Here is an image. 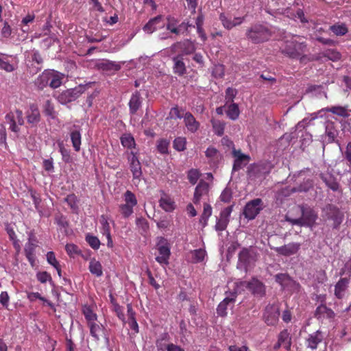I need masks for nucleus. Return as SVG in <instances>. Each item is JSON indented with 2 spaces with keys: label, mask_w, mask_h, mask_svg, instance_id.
Listing matches in <instances>:
<instances>
[{
  "label": "nucleus",
  "mask_w": 351,
  "mask_h": 351,
  "mask_svg": "<svg viewBox=\"0 0 351 351\" xmlns=\"http://www.w3.org/2000/svg\"><path fill=\"white\" fill-rule=\"evenodd\" d=\"M293 210L300 213L301 216L298 218H293L289 213L285 217L287 221L292 225L300 226L312 227L315 224L317 215L310 207L296 206L293 208Z\"/></svg>",
  "instance_id": "1"
},
{
  "label": "nucleus",
  "mask_w": 351,
  "mask_h": 351,
  "mask_svg": "<svg viewBox=\"0 0 351 351\" xmlns=\"http://www.w3.org/2000/svg\"><path fill=\"white\" fill-rule=\"evenodd\" d=\"M64 75L55 70H45L36 80L35 84L40 88L49 86L52 88H58L62 84Z\"/></svg>",
  "instance_id": "2"
},
{
  "label": "nucleus",
  "mask_w": 351,
  "mask_h": 351,
  "mask_svg": "<svg viewBox=\"0 0 351 351\" xmlns=\"http://www.w3.org/2000/svg\"><path fill=\"white\" fill-rule=\"evenodd\" d=\"M272 32V29L267 25L257 23L247 30L246 36L253 43L258 44L269 40Z\"/></svg>",
  "instance_id": "3"
},
{
  "label": "nucleus",
  "mask_w": 351,
  "mask_h": 351,
  "mask_svg": "<svg viewBox=\"0 0 351 351\" xmlns=\"http://www.w3.org/2000/svg\"><path fill=\"white\" fill-rule=\"evenodd\" d=\"M306 45L303 38L300 36H293L291 40L285 42V45L282 49L283 53L292 58H299L304 51Z\"/></svg>",
  "instance_id": "4"
},
{
  "label": "nucleus",
  "mask_w": 351,
  "mask_h": 351,
  "mask_svg": "<svg viewBox=\"0 0 351 351\" xmlns=\"http://www.w3.org/2000/svg\"><path fill=\"white\" fill-rule=\"evenodd\" d=\"M127 159L130 170L132 174L133 182L137 185L141 180L142 168L137 153L133 151L127 152Z\"/></svg>",
  "instance_id": "5"
},
{
  "label": "nucleus",
  "mask_w": 351,
  "mask_h": 351,
  "mask_svg": "<svg viewBox=\"0 0 351 351\" xmlns=\"http://www.w3.org/2000/svg\"><path fill=\"white\" fill-rule=\"evenodd\" d=\"M124 203L119 206V210L123 217H129L134 213V207L137 205L136 195L128 190L123 195Z\"/></svg>",
  "instance_id": "6"
},
{
  "label": "nucleus",
  "mask_w": 351,
  "mask_h": 351,
  "mask_svg": "<svg viewBox=\"0 0 351 351\" xmlns=\"http://www.w3.org/2000/svg\"><path fill=\"white\" fill-rule=\"evenodd\" d=\"M339 134V130L337 124L331 121H328L325 123V133L322 136V140L323 145L325 143H331L336 142L339 147V149L342 151L340 143L336 141V138Z\"/></svg>",
  "instance_id": "7"
},
{
  "label": "nucleus",
  "mask_w": 351,
  "mask_h": 351,
  "mask_svg": "<svg viewBox=\"0 0 351 351\" xmlns=\"http://www.w3.org/2000/svg\"><path fill=\"white\" fill-rule=\"evenodd\" d=\"M272 169L271 162L265 161L254 164L249 167L248 176L250 178H260L265 177Z\"/></svg>",
  "instance_id": "8"
},
{
  "label": "nucleus",
  "mask_w": 351,
  "mask_h": 351,
  "mask_svg": "<svg viewBox=\"0 0 351 351\" xmlns=\"http://www.w3.org/2000/svg\"><path fill=\"white\" fill-rule=\"evenodd\" d=\"M263 209V202L261 199L256 198L246 204L243 210V215L249 220L255 219L260 211Z\"/></svg>",
  "instance_id": "9"
},
{
  "label": "nucleus",
  "mask_w": 351,
  "mask_h": 351,
  "mask_svg": "<svg viewBox=\"0 0 351 351\" xmlns=\"http://www.w3.org/2000/svg\"><path fill=\"white\" fill-rule=\"evenodd\" d=\"M5 119L10 124V129L15 133L19 131V125H22L24 123L23 112L20 110L10 112L6 114Z\"/></svg>",
  "instance_id": "10"
},
{
  "label": "nucleus",
  "mask_w": 351,
  "mask_h": 351,
  "mask_svg": "<svg viewBox=\"0 0 351 351\" xmlns=\"http://www.w3.org/2000/svg\"><path fill=\"white\" fill-rule=\"evenodd\" d=\"M84 86H77L62 92L58 96V100L62 104L71 102L77 99L84 92Z\"/></svg>",
  "instance_id": "11"
},
{
  "label": "nucleus",
  "mask_w": 351,
  "mask_h": 351,
  "mask_svg": "<svg viewBox=\"0 0 351 351\" xmlns=\"http://www.w3.org/2000/svg\"><path fill=\"white\" fill-rule=\"evenodd\" d=\"M280 315L278 307L276 305H268L264 313V320L267 325L274 326L278 321Z\"/></svg>",
  "instance_id": "12"
},
{
  "label": "nucleus",
  "mask_w": 351,
  "mask_h": 351,
  "mask_svg": "<svg viewBox=\"0 0 351 351\" xmlns=\"http://www.w3.org/2000/svg\"><path fill=\"white\" fill-rule=\"evenodd\" d=\"M232 155L235 158L233 165L234 171H237L243 168L250 160L249 155L244 154L240 150H237L235 149L232 150Z\"/></svg>",
  "instance_id": "13"
},
{
  "label": "nucleus",
  "mask_w": 351,
  "mask_h": 351,
  "mask_svg": "<svg viewBox=\"0 0 351 351\" xmlns=\"http://www.w3.org/2000/svg\"><path fill=\"white\" fill-rule=\"evenodd\" d=\"M300 248V244L298 243H289L281 247H276L272 248L278 254L289 256L298 252Z\"/></svg>",
  "instance_id": "14"
},
{
  "label": "nucleus",
  "mask_w": 351,
  "mask_h": 351,
  "mask_svg": "<svg viewBox=\"0 0 351 351\" xmlns=\"http://www.w3.org/2000/svg\"><path fill=\"white\" fill-rule=\"evenodd\" d=\"M165 19L162 16H157L150 19L147 23L143 27V30L149 34H152L158 29L162 28L165 26Z\"/></svg>",
  "instance_id": "15"
},
{
  "label": "nucleus",
  "mask_w": 351,
  "mask_h": 351,
  "mask_svg": "<svg viewBox=\"0 0 351 351\" xmlns=\"http://www.w3.org/2000/svg\"><path fill=\"white\" fill-rule=\"evenodd\" d=\"M209 191L208 184L206 182L201 180L197 185L195 189L193 202L194 204H197L200 202L201 199L207 195Z\"/></svg>",
  "instance_id": "16"
},
{
  "label": "nucleus",
  "mask_w": 351,
  "mask_h": 351,
  "mask_svg": "<svg viewBox=\"0 0 351 351\" xmlns=\"http://www.w3.org/2000/svg\"><path fill=\"white\" fill-rule=\"evenodd\" d=\"M195 49V45L190 40H184L182 43H178L171 47L172 52H178L181 51L184 54L193 53Z\"/></svg>",
  "instance_id": "17"
},
{
  "label": "nucleus",
  "mask_w": 351,
  "mask_h": 351,
  "mask_svg": "<svg viewBox=\"0 0 351 351\" xmlns=\"http://www.w3.org/2000/svg\"><path fill=\"white\" fill-rule=\"evenodd\" d=\"M219 19L223 26L227 29H231L234 27L241 25L244 21V17H234L233 19L228 18L224 14H221Z\"/></svg>",
  "instance_id": "18"
},
{
  "label": "nucleus",
  "mask_w": 351,
  "mask_h": 351,
  "mask_svg": "<svg viewBox=\"0 0 351 351\" xmlns=\"http://www.w3.org/2000/svg\"><path fill=\"white\" fill-rule=\"evenodd\" d=\"M323 338L322 332L319 330H317L308 336L306 339V345L307 348L315 350L317 346L322 341Z\"/></svg>",
  "instance_id": "19"
},
{
  "label": "nucleus",
  "mask_w": 351,
  "mask_h": 351,
  "mask_svg": "<svg viewBox=\"0 0 351 351\" xmlns=\"http://www.w3.org/2000/svg\"><path fill=\"white\" fill-rule=\"evenodd\" d=\"M158 250L160 255L156 258V261L161 265H167L170 256V248L168 244L165 242L164 244L159 245Z\"/></svg>",
  "instance_id": "20"
},
{
  "label": "nucleus",
  "mask_w": 351,
  "mask_h": 351,
  "mask_svg": "<svg viewBox=\"0 0 351 351\" xmlns=\"http://www.w3.org/2000/svg\"><path fill=\"white\" fill-rule=\"evenodd\" d=\"M253 261L254 258L252 256L250 252L247 249H243L239 254V263L237 267L239 268L243 267L246 269Z\"/></svg>",
  "instance_id": "21"
},
{
  "label": "nucleus",
  "mask_w": 351,
  "mask_h": 351,
  "mask_svg": "<svg viewBox=\"0 0 351 351\" xmlns=\"http://www.w3.org/2000/svg\"><path fill=\"white\" fill-rule=\"evenodd\" d=\"M100 223L101 224V233L106 237L108 240L107 246L108 247H112L113 242L111 238L110 228L107 217L102 215L100 219Z\"/></svg>",
  "instance_id": "22"
},
{
  "label": "nucleus",
  "mask_w": 351,
  "mask_h": 351,
  "mask_svg": "<svg viewBox=\"0 0 351 351\" xmlns=\"http://www.w3.org/2000/svg\"><path fill=\"white\" fill-rule=\"evenodd\" d=\"M247 286L254 294L261 296L265 294V288L264 285L256 278H253L251 281L248 282Z\"/></svg>",
  "instance_id": "23"
},
{
  "label": "nucleus",
  "mask_w": 351,
  "mask_h": 351,
  "mask_svg": "<svg viewBox=\"0 0 351 351\" xmlns=\"http://www.w3.org/2000/svg\"><path fill=\"white\" fill-rule=\"evenodd\" d=\"M183 118L185 125L190 132H195L198 130L199 123L191 113L186 112Z\"/></svg>",
  "instance_id": "24"
},
{
  "label": "nucleus",
  "mask_w": 351,
  "mask_h": 351,
  "mask_svg": "<svg viewBox=\"0 0 351 351\" xmlns=\"http://www.w3.org/2000/svg\"><path fill=\"white\" fill-rule=\"evenodd\" d=\"M177 23L178 22L176 20L169 18L168 23L167 24V29L173 34H179L182 28L192 26V25L189 24L186 25L184 23H182L181 25L178 26ZM193 27H194V25H193Z\"/></svg>",
  "instance_id": "25"
},
{
  "label": "nucleus",
  "mask_w": 351,
  "mask_h": 351,
  "mask_svg": "<svg viewBox=\"0 0 351 351\" xmlns=\"http://www.w3.org/2000/svg\"><path fill=\"white\" fill-rule=\"evenodd\" d=\"M349 280L348 278H341L335 285V295L339 299L343 298L344 293L348 287Z\"/></svg>",
  "instance_id": "26"
},
{
  "label": "nucleus",
  "mask_w": 351,
  "mask_h": 351,
  "mask_svg": "<svg viewBox=\"0 0 351 351\" xmlns=\"http://www.w3.org/2000/svg\"><path fill=\"white\" fill-rule=\"evenodd\" d=\"M160 207L166 212H171L176 208L174 201L167 195L164 194L159 201Z\"/></svg>",
  "instance_id": "27"
},
{
  "label": "nucleus",
  "mask_w": 351,
  "mask_h": 351,
  "mask_svg": "<svg viewBox=\"0 0 351 351\" xmlns=\"http://www.w3.org/2000/svg\"><path fill=\"white\" fill-rule=\"evenodd\" d=\"M27 119L29 123H37L40 121V112L36 105H31L29 110L27 112Z\"/></svg>",
  "instance_id": "28"
},
{
  "label": "nucleus",
  "mask_w": 351,
  "mask_h": 351,
  "mask_svg": "<svg viewBox=\"0 0 351 351\" xmlns=\"http://www.w3.org/2000/svg\"><path fill=\"white\" fill-rule=\"evenodd\" d=\"M322 110H326L327 112H332L336 115H338L341 117H348L350 116V113L351 112V110H348L346 106H335L330 108H326L323 109Z\"/></svg>",
  "instance_id": "29"
},
{
  "label": "nucleus",
  "mask_w": 351,
  "mask_h": 351,
  "mask_svg": "<svg viewBox=\"0 0 351 351\" xmlns=\"http://www.w3.org/2000/svg\"><path fill=\"white\" fill-rule=\"evenodd\" d=\"M169 342V336L167 333L162 334L156 341V346L158 351H167Z\"/></svg>",
  "instance_id": "30"
},
{
  "label": "nucleus",
  "mask_w": 351,
  "mask_h": 351,
  "mask_svg": "<svg viewBox=\"0 0 351 351\" xmlns=\"http://www.w3.org/2000/svg\"><path fill=\"white\" fill-rule=\"evenodd\" d=\"M90 328V333L95 341H99L100 337L103 334L104 327L101 324H97L96 322L88 324Z\"/></svg>",
  "instance_id": "31"
},
{
  "label": "nucleus",
  "mask_w": 351,
  "mask_h": 351,
  "mask_svg": "<svg viewBox=\"0 0 351 351\" xmlns=\"http://www.w3.org/2000/svg\"><path fill=\"white\" fill-rule=\"evenodd\" d=\"M141 105V96L138 92L136 91L132 94L130 102V111L131 114H134Z\"/></svg>",
  "instance_id": "32"
},
{
  "label": "nucleus",
  "mask_w": 351,
  "mask_h": 351,
  "mask_svg": "<svg viewBox=\"0 0 351 351\" xmlns=\"http://www.w3.org/2000/svg\"><path fill=\"white\" fill-rule=\"evenodd\" d=\"M88 269L90 272L97 277H100L103 275V269L101 264L99 261L93 258L89 262Z\"/></svg>",
  "instance_id": "33"
},
{
  "label": "nucleus",
  "mask_w": 351,
  "mask_h": 351,
  "mask_svg": "<svg viewBox=\"0 0 351 351\" xmlns=\"http://www.w3.org/2000/svg\"><path fill=\"white\" fill-rule=\"evenodd\" d=\"M174 65H173V71L175 73L182 75L186 73V66L184 63L182 57L177 56L173 58V59Z\"/></svg>",
  "instance_id": "34"
},
{
  "label": "nucleus",
  "mask_w": 351,
  "mask_h": 351,
  "mask_svg": "<svg viewBox=\"0 0 351 351\" xmlns=\"http://www.w3.org/2000/svg\"><path fill=\"white\" fill-rule=\"evenodd\" d=\"M322 179L326 183V186L332 189L333 191H336L339 189V184L333 176L330 174H324L322 176Z\"/></svg>",
  "instance_id": "35"
},
{
  "label": "nucleus",
  "mask_w": 351,
  "mask_h": 351,
  "mask_svg": "<svg viewBox=\"0 0 351 351\" xmlns=\"http://www.w3.org/2000/svg\"><path fill=\"white\" fill-rule=\"evenodd\" d=\"M70 137L72 143V145L76 152L80 150L81 146V134L79 130L72 131L70 134Z\"/></svg>",
  "instance_id": "36"
},
{
  "label": "nucleus",
  "mask_w": 351,
  "mask_h": 351,
  "mask_svg": "<svg viewBox=\"0 0 351 351\" xmlns=\"http://www.w3.org/2000/svg\"><path fill=\"white\" fill-rule=\"evenodd\" d=\"M240 111L239 106L235 103H232L228 106L226 114L228 117L232 120H237L239 117Z\"/></svg>",
  "instance_id": "37"
},
{
  "label": "nucleus",
  "mask_w": 351,
  "mask_h": 351,
  "mask_svg": "<svg viewBox=\"0 0 351 351\" xmlns=\"http://www.w3.org/2000/svg\"><path fill=\"white\" fill-rule=\"evenodd\" d=\"M27 298L31 302H34L36 300L38 299L43 302H44L47 306H49L53 311H56L55 306L51 302L42 297L41 295L38 292H31L27 294Z\"/></svg>",
  "instance_id": "38"
},
{
  "label": "nucleus",
  "mask_w": 351,
  "mask_h": 351,
  "mask_svg": "<svg viewBox=\"0 0 351 351\" xmlns=\"http://www.w3.org/2000/svg\"><path fill=\"white\" fill-rule=\"evenodd\" d=\"M278 341L282 344L286 350H289L291 347V337L287 330H282L278 336Z\"/></svg>",
  "instance_id": "39"
},
{
  "label": "nucleus",
  "mask_w": 351,
  "mask_h": 351,
  "mask_svg": "<svg viewBox=\"0 0 351 351\" xmlns=\"http://www.w3.org/2000/svg\"><path fill=\"white\" fill-rule=\"evenodd\" d=\"M121 145L128 149H132L135 147V141L130 134H124L121 137Z\"/></svg>",
  "instance_id": "40"
},
{
  "label": "nucleus",
  "mask_w": 351,
  "mask_h": 351,
  "mask_svg": "<svg viewBox=\"0 0 351 351\" xmlns=\"http://www.w3.org/2000/svg\"><path fill=\"white\" fill-rule=\"evenodd\" d=\"M204 18L202 13L199 14L197 17L195 19V25H196V28H197V32L202 40H205L206 38V34L204 32V29L202 28V26L204 25Z\"/></svg>",
  "instance_id": "41"
},
{
  "label": "nucleus",
  "mask_w": 351,
  "mask_h": 351,
  "mask_svg": "<svg viewBox=\"0 0 351 351\" xmlns=\"http://www.w3.org/2000/svg\"><path fill=\"white\" fill-rule=\"evenodd\" d=\"M36 247V245L34 243H27L25 246V253L27 258L30 262L32 265H33L34 262V251Z\"/></svg>",
  "instance_id": "42"
},
{
  "label": "nucleus",
  "mask_w": 351,
  "mask_h": 351,
  "mask_svg": "<svg viewBox=\"0 0 351 351\" xmlns=\"http://www.w3.org/2000/svg\"><path fill=\"white\" fill-rule=\"evenodd\" d=\"M191 254L192 261L195 263L202 262L206 256V250L202 248L191 251Z\"/></svg>",
  "instance_id": "43"
},
{
  "label": "nucleus",
  "mask_w": 351,
  "mask_h": 351,
  "mask_svg": "<svg viewBox=\"0 0 351 351\" xmlns=\"http://www.w3.org/2000/svg\"><path fill=\"white\" fill-rule=\"evenodd\" d=\"M213 131L217 136H221L223 134L225 129V123L219 120H212Z\"/></svg>",
  "instance_id": "44"
},
{
  "label": "nucleus",
  "mask_w": 351,
  "mask_h": 351,
  "mask_svg": "<svg viewBox=\"0 0 351 351\" xmlns=\"http://www.w3.org/2000/svg\"><path fill=\"white\" fill-rule=\"evenodd\" d=\"M46 257L48 263L52 265L56 269L58 275L60 276L61 269L60 268L59 263L56 258L55 254L53 252H48Z\"/></svg>",
  "instance_id": "45"
},
{
  "label": "nucleus",
  "mask_w": 351,
  "mask_h": 351,
  "mask_svg": "<svg viewBox=\"0 0 351 351\" xmlns=\"http://www.w3.org/2000/svg\"><path fill=\"white\" fill-rule=\"evenodd\" d=\"M234 301V298H226L217 306V313L220 316H224L226 315L227 305L229 302H233Z\"/></svg>",
  "instance_id": "46"
},
{
  "label": "nucleus",
  "mask_w": 351,
  "mask_h": 351,
  "mask_svg": "<svg viewBox=\"0 0 351 351\" xmlns=\"http://www.w3.org/2000/svg\"><path fill=\"white\" fill-rule=\"evenodd\" d=\"M83 314L87 321L88 324L97 321V315L92 311V309L89 306L83 307Z\"/></svg>",
  "instance_id": "47"
},
{
  "label": "nucleus",
  "mask_w": 351,
  "mask_h": 351,
  "mask_svg": "<svg viewBox=\"0 0 351 351\" xmlns=\"http://www.w3.org/2000/svg\"><path fill=\"white\" fill-rule=\"evenodd\" d=\"M330 29L337 36H343L348 32V28L345 24H335L330 27Z\"/></svg>",
  "instance_id": "48"
},
{
  "label": "nucleus",
  "mask_w": 351,
  "mask_h": 351,
  "mask_svg": "<svg viewBox=\"0 0 351 351\" xmlns=\"http://www.w3.org/2000/svg\"><path fill=\"white\" fill-rule=\"evenodd\" d=\"M0 68L7 72H12L15 69V65L12 63L8 57L0 58Z\"/></svg>",
  "instance_id": "49"
},
{
  "label": "nucleus",
  "mask_w": 351,
  "mask_h": 351,
  "mask_svg": "<svg viewBox=\"0 0 351 351\" xmlns=\"http://www.w3.org/2000/svg\"><path fill=\"white\" fill-rule=\"evenodd\" d=\"M44 112L45 115L54 119L56 117V112L54 110L53 105L51 104L50 100H47L44 105Z\"/></svg>",
  "instance_id": "50"
},
{
  "label": "nucleus",
  "mask_w": 351,
  "mask_h": 351,
  "mask_svg": "<svg viewBox=\"0 0 351 351\" xmlns=\"http://www.w3.org/2000/svg\"><path fill=\"white\" fill-rule=\"evenodd\" d=\"M211 206L208 204H204V210L200 218V222L204 223V225H206L208 218L211 216Z\"/></svg>",
  "instance_id": "51"
},
{
  "label": "nucleus",
  "mask_w": 351,
  "mask_h": 351,
  "mask_svg": "<svg viewBox=\"0 0 351 351\" xmlns=\"http://www.w3.org/2000/svg\"><path fill=\"white\" fill-rule=\"evenodd\" d=\"M86 241L88 245L94 250H98L100 247L101 243L97 237L87 234L86 236Z\"/></svg>",
  "instance_id": "52"
},
{
  "label": "nucleus",
  "mask_w": 351,
  "mask_h": 351,
  "mask_svg": "<svg viewBox=\"0 0 351 351\" xmlns=\"http://www.w3.org/2000/svg\"><path fill=\"white\" fill-rule=\"evenodd\" d=\"M98 65L104 70H118L119 69L115 62L109 60H102Z\"/></svg>",
  "instance_id": "53"
},
{
  "label": "nucleus",
  "mask_w": 351,
  "mask_h": 351,
  "mask_svg": "<svg viewBox=\"0 0 351 351\" xmlns=\"http://www.w3.org/2000/svg\"><path fill=\"white\" fill-rule=\"evenodd\" d=\"M65 250L71 257H74L80 253L79 247L73 243H67L65 246Z\"/></svg>",
  "instance_id": "54"
},
{
  "label": "nucleus",
  "mask_w": 351,
  "mask_h": 351,
  "mask_svg": "<svg viewBox=\"0 0 351 351\" xmlns=\"http://www.w3.org/2000/svg\"><path fill=\"white\" fill-rule=\"evenodd\" d=\"M27 58L31 60L32 62L41 64L43 63V58L38 51L32 50L27 53Z\"/></svg>",
  "instance_id": "55"
},
{
  "label": "nucleus",
  "mask_w": 351,
  "mask_h": 351,
  "mask_svg": "<svg viewBox=\"0 0 351 351\" xmlns=\"http://www.w3.org/2000/svg\"><path fill=\"white\" fill-rule=\"evenodd\" d=\"M186 140L184 137H178L173 141V147L180 152L186 148Z\"/></svg>",
  "instance_id": "56"
},
{
  "label": "nucleus",
  "mask_w": 351,
  "mask_h": 351,
  "mask_svg": "<svg viewBox=\"0 0 351 351\" xmlns=\"http://www.w3.org/2000/svg\"><path fill=\"white\" fill-rule=\"evenodd\" d=\"M206 156L208 158L214 162L218 160L219 158V154L218 151L214 147H208L206 151Z\"/></svg>",
  "instance_id": "57"
},
{
  "label": "nucleus",
  "mask_w": 351,
  "mask_h": 351,
  "mask_svg": "<svg viewBox=\"0 0 351 351\" xmlns=\"http://www.w3.org/2000/svg\"><path fill=\"white\" fill-rule=\"evenodd\" d=\"M200 173L197 169H192L189 171L187 177L191 184H195L199 178Z\"/></svg>",
  "instance_id": "58"
},
{
  "label": "nucleus",
  "mask_w": 351,
  "mask_h": 351,
  "mask_svg": "<svg viewBox=\"0 0 351 351\" xmlns=\"http://www.w3.org/2000/svg\"><path fill=\"white\" fill-rule=\"evenodd\" d=\"M60 152L62 156V160L65 162H69L70 159V152L69 151L64 147V143L62 141H60L58 143Z\"/></svg>",
  "instance_id": "59"
},
{
  "label": "nucleus",
  "mask_w": 351,
  "mask_h": 351,
  "mask_svg": "<svg viewBox=\"0 0 351 351\" xmlns=\"http://www.w3.org/2000/svg\"><path fill=\"white\" fill-rule=\"evenodd\" d=\"M169 142L165 139H160L158 141L157 149L161 154H167L168 152Z\"/></svg>",
  "instance_id": "60"
},
{
  "label": "nucleus",
  "mask_w": 351,
  "mask_h": 351,
  "mask_svg": "<svg viewBox=\"0 0 351 351\" xmlns=\"http://www.w3.org/2000/svg\"><path fill=\"white\" fill-rule=\"evenodd\" d=\"M324 56L332 61H337L341 58V54L338 51L331 49L326 51Z\"/></svg>",
  "instance_id": "61"
},
{
  "label": "nucleus",
  "mask_w": 351,
  "mask_h": 351,
  "mask_svg": "<svg viewBox=\"0 0 351 351\" xmlns=\"http://www.w3.org/2000/svg\"><path fill=\"white\" fill-rule=\"evenodd\" d=\"M237 94V91L236 89L230 87L228 88L226 90V103L232 102Z\"/></svg>",
  "instance_id": "62"
},
{
  "label": "nucleus",
  "mask_w": 351,
  "mask_h": 351,
  "mask_svg": "<svg viewBox=\"0 0 351 351\" xmlns=\"http://www.w3.org/2000/svg\"><path fill=\"white\" fill-rule=\"evenodd\" d=\"M224 75V67L221 64L215 65L213 69V75L215 77L220 78L222 77Z\"/></svg>",
  "instance_id": "63"
},
{
  "label": "nucleus",
  "mask_w": 351,
  "mask_h": 351,
  "mask_svg": "<svg viewBox=\"0 0 351 351\" xmlns=\"http://www.w3.org/2000/svg\"><path fill=\"white\" fill-rule=\"evenodd\" d=\"M37 279L41 283H45L51 280V277L47 271L38 272L36 274Z\"/></svg>",
  "instance_id": "64"
}]
</instances>
